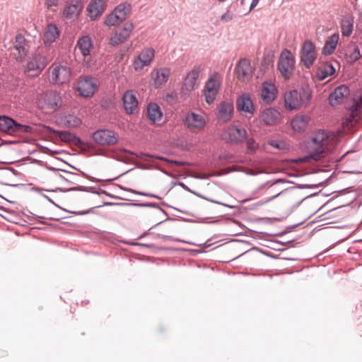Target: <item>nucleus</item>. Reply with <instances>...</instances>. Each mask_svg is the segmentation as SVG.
Segmentation results:
<instances>
[{
  "label": "nucleus",
  "instance_id": "29",
  "mask_svg": "<svg viewBox=\"0 0 362 362\" xmlns=\"http://www.w3.org/2000/svg\"><path fill=\"white\" fill-rule=\"evenodd\" d=\"M147 116L152 122L156 123L161 122L163 113L156 103H151L147 107Z\"/></svg>",
  "mask_w": 362,
  "mask_h": 362
},
{
  "label": "nucleus",
  "instance_id": "35",
  "mask_svg": "<svg viewBox=\"0 0 362 362\" xmlns=\"http://www.w3.org/2000/svg\"><path fill=\"white\" fill-rule=\"evenodd\" d=\"M346 57L349 62L354 63L361 57V54L358 45L354 44L348 47Z\"/></svg>",
  "mask_w": 362,
  "mask_h": 362
},
{
  "label": "nucleus",
  "instance_id": "9",
  "mask_svg": "<svg viewBox=\"0 0 362 362\" xmlns=\"http://www.w3.org/2000/svg\"><path fill=\"white\" fill-rule=\"evenodd\" d=\"M155 57V50L147 47L144 49L134 59L132 66L136 71L142 70L145 66L151 64Z\"/></svg>",
  "mask_w": 362,
  "mask_h": 362
},
{
  "label": "nucleus",
  "instance_id": "39",
  "mask_svg": "<svg viewBox=\"0 0 362 362\" xmlns=\"http://www.w3.org/2000/svg\"><path fill=\"white\" fill-rule=\"evenodd\" d=\"M291 194L292 193L291 191L286 189V190H284V191L281 192L280 193L277 194L276 195L273 196L272 197L269 198L267 202L270 201L276 197H279L284 202H288L291 201V198H292Z\"/></svg>",
  "mask_w": 362,
  "mask_h": 362
},
{
  "label": "nucleus",
  "instance_id": "5",
  "mask_svg": "<svg viewBox=\"0 0 362 362\" xmlns=\"http://www.w3.org/2000/svg\"><path fill=\"white\" fill-rule=\"evenodd\" d=\"M202 71L203 68L200 65L194 66L187 74L180 89L182 98H186L189 97L191 93L198 88L199 83L197 80Z\"/></svg>",
  "mask_w": 362,
  "mask_h": 362
},
{
  "label": "nucleus",
  "instance_id": "3",
  "mask_svg": "<svg viewBox=\"0 0 362 362\" xmlns=\"http://www.w3.org/2000/svg\"><path fill=\"white\" fill-rule=\"evenodd\" d=\"M294 67L295 57L293 54L287 49H283L278 60L277 69L285 81L291 78Z\"/></svg>",
  "mask_w": 362,
  "mask_h": 362
},
{
  "label": "nucleus",
  "instance_id": "6",
  "mask_svg": "<svg viewBox=\"0 0 362 362\" xmlns=\"http://www.w3.org/2000/svg\"><path fill=\"white\" fill-rule=\"evenodd\" d=\"M310 98V94L303 91L302 93L297 90H291L284 95V103L286 109L293 110L306 105Z\"/></svg>",
  "mask_w": 362,
  "mask_h": 362
},
{
  "label": "nucleus",
  "instance_id": "45",
  "mask_svg": "<svg viewBox=\"0 0 362 362\" xmlns=\"http://www.w3.org/2000/svg\"><path fill=\"white\" fill-rule=\"evenodd\" d=\"M360 18H361V20H362V12L361 13Z\"/></svg>",
  "mask_w": 362,
  "mask_h": 362
},
{
  "label": "nucleus",
  "instance_id": "44",
  "mask_svg": "<svg viewBox=\"0 0 362 362\" xmlns=\"http://www.w3.org/2000/svg\"><path fill=\"white\" fill-rule=\"evenodd\" d=\"M175 164L177 165H182V163L181 162H179V161H174Z\"/></svg>",
  "mask_w": 362,
  "mask_h": 362
},
{
  "label": "nucleus",
  "instance_id": "7",
  "mask_svg": "<svg viewBox=\"0 0 362 362\" xmlns=\"http://www.w3.org/2000/svg\"><path fill=\"white\" fill-rule=\"evenodd\" d=\"M317 53L315 45L310 40H305L300 49V57L303 65L309 69L317 59Z\"/></svg>",
  "mask_w": 362,
  "mask_h": 362
},
{
  "label": "nucleus",
  "instance_id": "27",
  "mask_svg": "<svg viewBox=\"0 0 362 362\" xmlns=\"http://www.w3.org/2000/svg\"><path fill=\"white\" fill-rule=\"evenodd\" d=\"M88 11L92 20L100 16L105 10L104 0H91L88 6Z\"/></svg>",
  "mask_w": 362,
  "mask_h": 362
},
{
  "label": "nucleus",
  "instance_id": "11",
  "mask_svg": "<svg viewBox=\"0 0 362 362\" xmlns=\"http://www.w3.org/2000/svg\"><path fill=\"white\" fill-rule=\"evenodd\" d=\"M234 114V105L232 101L225 100L217 105L216 117L218 122L226 123L231 120Z\"/></svg>",
  "mask_w": 362,
  "mask_h": 362
},
{
  "label": "nucleus",
  "instance_id": "41",
  "mask_svg": "<svg viewBox=\"0 0 362 362\" xmlns=\"http://www.w3.org/2000/svg\"><path fill=\"white\" fill-rule=\"evenodd\" d=\"M59 0H45V6L47 9L51 10L53 6H58Z\"/></svg>",
  "mask_w": 362,
  "mask_h": 362
},
{
  "label": "nucleus",
  "instance_id": "20",
  "mask_svg": "<svg viewBox=\"0 0 362 362\" xmlns=\"http://www.w3.org/2000/svg\"><path fill=\"white\" fill-rule=\"evenodd\" d=\"M42 108L47 112L55 111L61 105V98L59 94L55 92H49L45 94Z\"/></svg>",
  "mask_w": 362,
  "mask_h": 362
},
{
  "label": "nucleus",
  "instance_id": "23",
  "mask_svg": "<svg viewBox=\"0 0 362 362\" xmlns=\"http://www.w3.org/2000/svg\"><path fill=\"white\" fill-rule=\"evenodd\" d=\"M13 48L16 52L13 55L16 60L22 62L28 54V49L25 47V39L22 35H17L13 43Z\"/></svg>",
  "mask_w": 362,
  "mask_h": 362
},
{
  "label": "nucleus",
  "instance_id": "36",
  "mask_svg": "<svg viewBox=\"0 0 362 362\" xmlns=\"http://www.w3.org/2000/svg\"><path fill=\"white\" fill-rule=\"evenodd\" d=\"M131 10V6L129 4H121L117 6L114 10V13L119 17L122 21L125 20L128 13Z\"/></svg>",
  "mask_w": 362,
  "mask_h": 362
},
{
  "label": "nucleus",
  "instance_id": "15",
  "mask_svg": "<svg viewBox=\"0 0 362 362\" xmlns=\"http://www.w3.org/2000/svg\"><path fill=\"white\" fill-rule=\"evenodd\" d=\"M133 30L132 23H126L122 28H118L112 34L110 38V44L112 46H117L124 42L129 37Z\"/></svg>",
  "mask_w": 362,
  "mask_h": 362
},
{
  "label": "nucleus",
  "instance_id": "40",
  "mask_svg": "<svg viewBox=\"0 0 362 362\" xmlns=\"http://www.w3.org/2000/svg\"><path fill=\"white\" fill-rule=\"evenodd\" d=\"M59 138L64 141H71L74 139V134L66 131L57 132Z\"/></svg>",
  "mask_w": 362,
  "mask_h": 362
},
{
  "label": "nucleus",
  "instance_id": "19",
  "mask_svg": "<svg viewBox=\"0 0 362 362\" xmlns=\"http://www.w3.org/2000/svg\"><path fill=\"white\" fill-rule=\"evenodd\" d=\"M82 9L81 0H66L62 13L66 18L74 19L78 17Z\"/></svg>",
  "mask_w": 362,
  "mask_h": 362
},
{
  "label": "nucleus",
  "instance_id": "32",
  "mask_svg": "<svg viewBox=\"0 0 362 362\" xmlns=\"http://www.w3.org/2000/svg\"><path fill=\"white\" fill-rule=\"evenodd\" d=\"M339 40V34L334 33L329 36L325 44L323 52L325 54H331L335 50Z\"/></svg>",
  "mask_w": 362,
  "mask_h": 362
},
{
  "label": "nucleus",
  "instance_id": "25",
  "mask_svg": "<svg viewBox=\"0 0 362 362\" xmlns=\"http://www.w3.org/2000/svg\"><path fill=\"white\" fill-rule=\"evenodd\" d=\"M349 90L346 86H340L335 88L329 95V100L331 105L334 106L342 103L343 99L348 96Z\"/></svg>",
  "mask_w": 362,
  "mask_h": 362
},
{
  "label": "nucleus",
  "instance_id": "13",
  "mask_svg": "<svg viewBox=\"0 0 362 362\" xmlns=\"http://www.w3.org/2000/svg\"><path fill=\"white\" fill-rule=\"evenodd\" d=\"M94 141L100 146H112L117 142V137L114 132L108 129H100L93 134Z\"/></svg>",
  "mask_w": 362,
  "mask_h": 362
},
{
  "label": "nucleus",
  "instance_id": "26",
  "mask_svg": "<svg viewBox=\"0 0 362 362\" xmlns=\"http://www.w3.org/2000/svg\"><path fill=\"white\" fill-rule=\"evenodd\" d=\"M122 100L126 112L128 114L134 113L138 106V101L134 92L132 90L126 91L123 95Z\"/></svg>",
  "mask_w": 362,
  "mask_h": 362
},
{
  "label": "nucleus",
  "instance_id": "10",
  "mask_svg": "<svg viewBox=\"0 0 362 362\" xmlns=\"http://www.w3.org/2000/svg\"><path fill=\"white\" fill-rule=\"evenodd\" d=\"M235 75L238 81L242 83L248 82L252 77L253 69L250 61L247 59H241L235 66Z\"/></svg>",
  "mask_w": 362,
  "mask_h": 362
},
{
  "label": "nucleus",
  "instance_id": "24",
  "mask_svg": "<svg viewBox=\"0 0 362 362\" xmlns=\"http://www.w3.org/2000/svg\"><path fill=\"white\" fill-rule=\"evenodd\" d=\"M281 119L280 112L274 108L264 110L260 115V119L267 125H274Z\"/></svg>",
  "mask_w": 362,
  "mask_h": 362
},
{
  "label": "nucleus",
  "instance_id": "18",
  "mask_svg": "<svg viewBox=\"0 0 362 362\" xmlns=\"http://www.w3.org/2000/svg\"><path fill=\"white\" fill-rule=\"evenodd\" d=\"M278 90L272 81H265L262 85L260 98L266 104L272 103L277 97Z\"/></svg>",
  "mask_w": 362,
  "mask_h": 362
},
{
  "label": "nucleus",
  "instance_id": "14",
  "mask_svg": "<svg viewBox=\"0 0 362 362\" xmlns=\"http://www.w3.org/2000/svg\"><path fill=\"white\" fill-rule=\"evenodd\" d=\"M76 89L81 96L90 97L97 89L96 81L93 78L85 76L78 81Z\"/></svg>",
  "mask_w": 362,
  "mask_h": 362
},
{
  "label": "nucleus",
  "instance_id": "34",
  "mask_svg": "<svg viewBox=\"0 0 362 362\" xmlns=\"http://www.w3.org/2000/svg\"><path fill=\"white\" fill-rule=\"evenodd\" d=\"M354 17L351 15H346L341 21V33L344 36H349L353 30Z\"/></svg>",
  "mask_w": 362,
  "mask_h": 362
},
{
  "label": "nucleus",
  "instance_id": "4",
  "mask_svg": "<svg viewBox=\"0 0 362 362\" xmlns=\"http://www.w3.org/2000/svg\"><path fill=\"white\" fill-rule=\"evenodd\" d=\"M222 76L218 72L211 74L205 83L204 88V95L205 100L209 105L214 103L221 89L222 83Z\"/></svg>",
  "mask_w": 362,
  "mask_h": 362
},
{
  "label": "nucleus",
  "instance_id": "43",
  "mask_svg": "<svg viewBox=\"0 0 362 362\" xmlns=\"http://www.w3.org/2000/svg\"><path fill=\"white\" fill-rule=\"evenodd\" d=\"M258 2L259 0H252L250 4V11H252L257 5Z\"/></svg>",
  "mask_w": 362,
  "mask_h": 362
},
{
  "label": "nucleus",
  "instance_id": "21",
  "mask_svg": "<svg viewBox=\"0 0 362 362\" xmlns=\"http://www.w3.org/2000/svg\"><path fill=\"white\" fill-rule=\"evenodd\" d=\"M247 136V132L245 129L235 125H231L229 127L225 133V138L228 139L231 142H241Z\"/></svg>",
  "mask_w": 362,
  "mask_h": 362
},
{
  "label": "nucleus",
  "instance_id": "17",
  "mask_svg": "<svg viewBox=\"0 0 362 362\" xmlns=\"http://www.w3.org/2000/svg\"><path fill=\"white\" fill-rule=\"evenodd\" d=\"M236 108L238 112H243L250 117L254 115L255 107L249 93H243L236 99Z\"/></svg>",
  "mask_w": 362,
  "mask_h": 362
},
{
  "label": "nucleus",
  "instance_id": "37",
  "mask_svg": "<svg viewBox=\"0 0 362 362\" xmlns=\"http://www.w3.org/2000/svg\"><path fill=\"white\" fill-rule=\"evenodd\" d=\"M64 124L67 127L74 128L79 127L81 124V120L75 115H69L64 117Z\"/></svg>",
  "mask_w": 362,
  "mask_h": 362
},
{
  "label": "nucleus",
  "instance_id": "30",
  "mask_svg": "<svg viewBox=\"0 0 362 362\" xmlns=\"http://www.w3.org/2000/svg\"><path fill=\"white\" fill-rule=\"evenodd\" d=\"M310 121V117L307 115H296L291 121L292 129L295 132H303L305 129Z\"/></svg>",
  "mask_w": 362,
  "mask_h": 362
},
{
  "label": "nucleus",
  "instance_id": "1",
  "mask_svg": "<svg viewBox=\"0 0 362 362\" xmlns=\"http://www.w3.org/2000/svg\"><path fill=\"white\" fill-rule=\"evenodd\" d=\"M337 144V138L323 130L315 134L308 144V157L315 160L325 158Z\"/></svg>",
  "mask_w": 362,
  "mask_h": 362
},
{
  "label": "nucleus",
  "instance_id": "38",
  "mask_svg": "<svg viewBox=\"0 0 362 362\" xmlns=\"http://www.w3.org/2000/svg\"><path fill=\"white\" fill-rule=\"evenodd\" d=\"M122 21V19L118 17L114 12L111 13L106 17L105 23L107 26H114L117 24L121 23Z\"/></svg>",
  "mask_w": 362,
  "mask_h": 362
},
{
  "label": "nucleus",
  "instance_id": "42",
  "mask_svg": "<svg viewBox=\"0 0 362 362\" xmlns=\"http://www.w3.org/2000/svg\"><path fill=\"white\" fill-rule=\"evenodd\" d=\"M247 148L252 151H254L257 148V144L252 139H250L247 140Z\"/></svg>",
  "mask_w": 362,
  "mask_h": 362
},
{
  "label": "nucleus",
  "instance_id": "33",
  "mask_svg": "<svg viewBox=\"0 0 362 362\" xmlns=\"http://www.w3.org/2000/svg\"><path fill=\"white\" fill-rule=\"evenodd\" d=\"M77 46L84 57L88 56L90 54V50L93 48V44L90 37L88 36H83L78 40Z\"/></svg>",
  "mask_w": 362,
  "mask_h": 362
},
{
  "label": "nucleus",
  "instance_id": "28",
  "mask_svg": "<svg viewBox=\"0 0 362 362\" xmlns=\"http://www.w3.org/2000/svg\"><path fill=\"white\" fill-rule=\"evenodd\" d=\"M335 73V69L330 63L321 64L316 72L315 76L319 81H323L327 77L332 76Z\"/></svg>",
  "mask_w": 362,
  "mask_h": 362
},
{
  "label": "nucleus",
  "instance_id": "2",
  "mask_svg": "<svg viewBox=\"0 0 362 362\" xmlns=\"http://www.w3.org/2000/svg\"><path fill=\"white\" fill-rule=\"evenodd\" d=\"M49 61L50 59L45 56L43 49H38L36 53L28 59L25 66V73L32 77L37 76Z\"/></svg>",
  "mask_w": 362,
  "mask_h": 362
},
{
  "label": "nucleus",
  "instance_id": "31",
  "mask_svg": "<svg viewBox=\"0 0 362 362\" xmlns=\"http://www.w3.org/2000/svg\"><path fill=\"white\" fill-rule=\"evenodd\" d=\"M59 36V31L54 24H49L44 34V42L45 45H50Z\"/></svg>",
  "mask_w": 362,
  "mask_h": 362
},
{
  "label": "nucleus",
  "instance_id": "12",
  "mask_svg": "<svg viewBox=\"0 0 362 362\" xmlns=\"http://www.w3.org/2000/svg\"><path fill=\"white\" fill-rule=\"evenodd\" d=\"M30 127L16 123L12 119L2 116L0 117V131L11 134L18 132H27Z\"/></svg>",
  "mask_w": 362,
  "mask_h": 362
},
{
  "label": "nucleus",
  "instance_id": "22",
  "mask_svg": "<svg viewBox=\"0 0 362 362\" xmlns=\"http://www.w3.org/2000/svg\"><path fill=\"white\" fill-rule=\"evenodd\" d=\"M170 74V69L167 67L154 69L151 73V77L155 86L159 88L165 84Z\"/></svg>",
  "mask_w": 362,
  "mask_h": 362
},
{
  "label": "nucleus",
  "instance_id": "8",
  "mask_svg": "<svg viewBox=\"0 0 362 362\" xmlns=\"http://www.w3.org/2000/svg\"><path fill=\"white\" fill-rule=\"evenodd\" d=\"M185 124L192 132H199L205 127L206 120L202 115L189 112L185 117Z\"/></svg>",
  "mask_w": 362,
  "mask_h": 362
},
{
  "label": "nucleus",
  "instance_id": "16",
  "mask_svg": "<svg viewBox=\"0 0 362 362\" xmlns=\"http://www.w3.org/2000/svg\"><path fill=\"white\" fill-rule=\"evenodd\" d=\"M52 68V81L54 84H63L69 81L71 73L69 67L56 65Z\"/></svg>",
  "mask_w": 362,
  "mask_h": 362
}]
</instances>
